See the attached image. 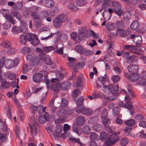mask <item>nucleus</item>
Instances as JSON below:
<instances>
[{"mask_svg":"<svg viewBox=\"0 0 146 146\" xmlns=\"http://www.w3.org/2000/svg\"><path fill=\"white\" fill-rule=\"evenodd\" d=\"M84 100V98L81 97L79 98L76 101V104L78 106H80L82 105L83 103Z\"/></svg>","mask_w":146,"mask_h":146,"instance_id":"obj_44","label":"nucleus"},{"mask_svg":"<svg viewBox=\"0 0 146 146\" xmlns=\"http://www.w3.org/2000/svg\"><path fill=\"white\" fill-rule=\"evenodd\" d=\"M90 139L92 141L98 140L99 138L98 135L94 132H92L90 134Z\"/></svg>","mask_w":146,"mask_h":146,"instance_id":"obj_27","label":"nucleus"},{"mask_svg":"<svg viewBox=\"0 0 146 146\" xmlns=\"http://www.w3.org/2000/svg\"><path fill=\"white\" fill-rule=\"evenodd\" d=\"M99 80L101 82L102 85H104L105 82H108L109 81V78L106 75H105L103 77H100L98 78Z\"/></svg>","mask_w":146,"mask_h":146,"instance_id":"obj_29","label":"nucleus"},{"mask_svg":"<svg viewBox=\"0 0 146 146\" xmlns=\"http://www.w3.org/2000/svg\"><path fill=\"white\" fill-rule=\"evenodd\" d=\"M62 126L60 125L56 126L55 131L53 132V134L54 136L59 137L60 134L62 131Z\"/></svg>","mask_w":146,"mask_h":146,"instance_id":"obj_12","label":"nucleus"},{"mask_svg":"<svg viewBox=\"0 0 146 146\" xmlns=\"http://www.w3.org/2000/svg\"><path fill=\"white\" fill-rule=\"evenodd\" d=\"M120 34V36L121 37L125 38L127 36V34L126 31L122 29H118L116 31V34L117 35L118 33Z\"/></svg>","mask_w":146,"mask_h":146,"instance_id":"obj_20","label":"nucleus"},{"mask_svg":"<svg viewBox=\"0 0 146 146\" xmlns=\"http://www.w3.org/2000/svg\"><path fill=\"white\" fill-rule=\"evenodd\" d=\"M127 68L128 71L132 74H137L139 69L138 66L133 64L129 65Z\"/></svg>","mask_w":146,"mask_h":146,"instance_id":"obj_9","label":"nucleus"},{"mask_svg":"<svg viewBox=\"0 0 146 146\" xmlns=\"http://www.w3.org/2000/svg\"><path fill=\"white\" fill-rule=\"evenodd\" d=\"M54 49L53 46L45 47L44 48V50L46 52H48Z\"/></svg>","mask_w":146,"mask_h":146,"instance_id":"obj_61","label":"nucleus"},{"mask_svg":"<svg viewBox=\"0 0 146 146\" xmlns=\"http://www.w3.org/2000/svg\"><path fill=\"white\" fill-rule=\"evenodd\" d=\"M13 15L15 16L16 18L19 20H20L21 19V16L20 14L18 11H15L11 13Z\"/></svg>","mask_w":146,"mask_h":146,"instance_id":"obj_46","label":"nucleus"},{"mask_svg":"<svg viewBox=\"0 0 146 146\" xmlns=\"http://www.w3.org/2000/svg\"><path fill=\"white\" fill-rule=\"evenodd\" d=\"M82 77H78L76 81H75L73 82V85L76 88L80 86L82 82Z\"/></svg>","mask_w":146,"mask_h":146,"instance_id":"obj_30","label":"nucleus"},{"mask_svg":"<svg viewBox=\"0 0 146 146\" xmlns=\"http://www.w3.org/2000/svg\"><path fill=\"white\" fill-rule=\"evenodd\" d=\"M104 87L106 89L108 90L109 92L112 94L116 93L119 89V86L118 85L114 86L112 84L108 86H104Z\"/></svg>","mask_w":146,"mask_h":146,"instance_id":"obj_7","label":"nucleus"},{"mask_svg":"<svg viewBox=\"0 0 146 146\" xmlns=\"http://www.w3.org/2000/svg\"><path fill=\"white\" fill-rule=\"evenodd\" d=\"M7 21L10 22L13 24H15L16 23L15 21L13 19V16L12 14H7L4 16Z\"/></svg>","mask_w":146,"mask_h":146,"instance_id":"obj_18","label":"nucleus"},{"mask_svg":"<svg viewBox=\"0 0 146 146\" xmlns=\"http://www.w3.org/2000/svg\"><path fill=\"white\" fill-rule=\"evenodd\" d=\"M17 50L14 48H11L7 50V52L9 54H14L17 52Z\"/></svg>","mask_w":146,"mask_h":146,"instance_id":"obj_43","label":"nucleus"},{"mask_svg":"<svg viewBox=\"0 0 146 146\" xmlns=\"http://www.w3.org/2000/svg\"><path fill=\"white\" fill-rule=\"evenodd\" d=\"M58 116L60 118H64L67 115V111L64 109H61L58 110L57 112Z\"/></svg>","mask_w":146,"mask_h":146,"instance_id":"obj_15","label":"nucleus"},{"mask_svg":"<svg viewBox=\"0 0 146 146\" xmlns=\"http://www.w3.org/2000/svg\"><path fill=\"white\" fill-rule=\"evenodd\" d=\"M80 106H78L76 107L75 109V111L78 113H83V110L84 109V107H80Z\"/></svg>","mask_w":146,"mask_h":146,"instance_id":"obj_54","label":"nucleus"},{"mask_svg":"<svg viewBox=\"0 0 146 146\" xmlns=\"http://www.w3.org/2000/svg\"><path fill=\"white\" fill-rule=\"evenodd\" d=\"M31 15L33 19H40V14H39L37 12L34 11L32 12Z\"/></svg>","mask_w":146,"mask_h":146,"instance_id":"obj_37","label":"nucleus"},{"mask_svg":"<svg viewBox=\"0 0 146 146\" xmlns=\"http://www.w3.org/2000/svg\"><path fill=\"white\" fill-rule=\"evenodd\" d=\"M106 29L109 30H112L115 29L113 23L111 22H108L106 25Z\"/></svg>","mask_w":146,"mask_h":146,"instance_id":"obj_35","label":"nucleus"},{"mask_svg":"<svg viewBox=\"0 0 146 146\" xmlns=\"http://www.w3.org/2000/svg\"><path fill=\"white\" fill-rule=\"evenodd\" d=\"M39 14L40 19L41 20L44 19L48 15L47 12L45 10L42 11Z\"/></svg>","mask_w":146,"mask_h":146,"instance_id":"obj_26","label":"nucleus"},{"mask_svg":"<svg viewBox=\"0 0 146 146\" xmlns=\"http://www.w3.org/2000/svg\"><path fill=\"white\" fill-rule=\"evenodd\" d=\"M80 94V92L78 89H75L72 92L71 94L72 96L74 98H76Z\"/></svg>","mask_w":146,"mask_h":146,"instance_id":"obj_28","label":"nucleus"},{"mask_svg":"<svg viewBox=\"0 0 146 146\" xmlns=\"http://www.w3.org/2000/svg\"><path fill=\"white\" fill-rule=\"evenodd\" d=\"M107 137V135L104 132H102L100 134V139L103 141L105 140Z\"/></svg>","mask_w":146,"mask_h":146,"instance_id":"obj_59","label":"nucleus"},{"mask_svg":"<svg viewBox=\"0 0 146 146\" xmlns=\"http://www.w3.org/2000/svg\"><path fill=\"white\" fill-rule=\"evenodd\" d=\"M23 4L21 2H18L13 6V9L16 10L20 9L22 7Z\"/></svg>","mask_w":146,"mask_h":146,"instance_id":"obj_41","label":"nucleus"},{"mask_svg":"<svg viewBox=\"0 0 146 146\" xmlns=\"http://www.w3.org/2000/svg\"><path fill=\"white\" fill-rule=\"evenodd\" d=\"M68 104V101L65 98H62L60 106L62 107H65Z\"/></svg>","mask_w":146,"mask_h":146,"instance_id":"obj_50","label":"nucleus"},{"mask_svg":"<svg viewBox=\"0 0 146 146\" xmlns=\"http://www.w3.org/2000/svg\"><path fill=\"white\" fill-rule=\"evenodd\" d=\"M93 111L92 110L89 108H84L83 110V115H90L93 113Z\"/></svg>","mask_w":146,"mask_h":146,"instance_id":"obj_22","label":"nucleus"},{"mask_svg":"<svg viewBox=\"0 0 146 146\" xmlns=\"http://www.w3.org/2000/svg\"><path fill=\"white\" fill-rule=\"evenodd\" d=\"M82 131L84 134L88 135L90 133V129L88 126L85 125L82 127Z\"/></svg>","mask_w":146,"mask_h":146,"instance_id":"obj_23","label":"nucleus"},{"mask_svg":"<svg viewBox=\"0 0 146 146\" xmlns=\"http://www.w3.org/2000/svg\"><path fill=\"white\" fill-rule=\"evenodd\" d=\"M93 32V31L91 30L90 29H87L84 35V38L85 37H90L92 35Z\"/></svg>","mask_w":146,"mask_h":146,"instance_id":"obj_40","label":"nucleus"},{"mask_svg":"<svg viewBox=\"0 0 146 146\" xmlns=\"http://www.w3.org/2000/svg\"><path fill=\"white\" fill-rule=\"evenodd\" d=\"M133 42L136 44H141L142 43V40L141 36L140 35H136Z\"/></svg>","mask_w":146,"mask_h":146,"instance_id":"obj_24","label":"nucleus"},{"mask_svg":"<svg viewBox=\"0 0 146 146\" xmlns=\"http://www.w3.org/2000/svg\"><path fill=\"white\" fill-rule=\"evenodd\" d=\"M119 140V137L115 134L110 135L105 141L106 145L110 146L115 143Z\"/></svg>","mask_w":146,"mask_h":146,"instance_id":"obj_4","label":"nucleus"},{"mask_svg":"<svg viewBox=\"0 0 146 146\" xmlns=\"http://www.w3.org/2000/svg\"><path fill=\"white\" fill-rule=\"evenodd\" d=\"M43 78L42 77L41 74L39 73H37L35 74L33 76V81L36 83H39L41 82Z\"/></svg>","mask_w":146,"mask_h":146,"instance_id":"obj_14","label":"nucleus"},{"mask_svg":"<svg viewBox=\"0 0 146 146\" xmlns=\"http://www.w3.org/2000/svg\"><path fill=\"white\" fill-rule=\"evenodd\" d=\"M69 140L70 141L74 143H77L80 144H81L79 138L76 139L74 137H69Z\"/></svg>","mask_w":146,"mask_h":146,"instance_id":"obj_48","label":"nucleus"},{"mask_svg":"<svg viewBox=\"0 0 146 146\" xmlns=\"http://www.w3.org/2000/svg\"><path fill=\"white\" fill-rule=\"evenodd\" d=\"M139 76L137 74H132L129 76V79L132 82L135 81L137 80L139 78Z\"/></svg>","mask_w":146,"mask_h":146,"instance_id":"obj_19","label":"nucleus"},{"mask_svg":"<svg viewBox=\"0 0 146 146\" xmlns=\"http://www.w3.org/2000/svg\"><path fill=\"white\" fill-rule=\"evenodd\" d=\"M107 110L104 108L102 110L101 114V117L102 119H105L107 117Z\"/></svg>","mask_w":146,"mask_h":146,"instance_id":"obj_45","label":"nucleus"},{"mask_svg":"<svg viewBox=\"0 0 146 146\" xmlns=\"http://www.w3.org/2000/svg\"><path fill=\"white\" fill-rule=\"evenodd\" d=\"M60 88H61L60 84H57L53 85L51 89L53 91L57 92L60 90Z\"/></svg>","mask_w":146,"mask_h":146,"instance_id":"obj_32","label":"nucleus"},{"mask_svg":"<svg viewBox=\"0 0 146 146\" xmlns=\"http://www.w3.org/2000/svg\"><path fill=\"white\" fill-rule=\"evenodd\" d=\"M86 119L84 116L82 115L79 116L76 119V123L78 125L81 126L85 124Z\"/></svg>","mask_w":146,"mask_h":146,"instance_id":"obj_13","label":"nucleus"},{"mask_svg":"<svg viewBox=\"0 0 146 146\" xmlns=\"http://www.w3.org/2000/svg\"><path fill=\"white\" fill-rule=\"evenodd\" d=\"M130 13L129 12H125L123 14V17L124 19L127 20L130 18L131 17Z\"/></svg>","mask_w":146,"mask_h":146,"instance_id":"obj_58","label":"nucleus"},{"mask_svg":"<svg viewBox=\"0 0 146 146\" xmlns=\"http://www.w3.org/2000/svg\"><path fill=\"white\" fill-rule=\"evenodd\" d=\"M69 7L73 11H76L78 9V7L73 4H70L69 5Z\"/></svg>","mask_w":146,"mask_h":146,"instance_id":"obj_55","label":"nucleus"},{"mask_svg":"<svg viewBox=\"0 0 146 146\" xmlns=\"http://www.w3.org/2000/svg\"><path fill=\"white\" fill-rule=\"evenodd\" d=\"M46 120L45 118V117L43 116H40L38 119V122L41 123H44Z\"/></svg>","mask_w":146,"mask_h":146,"instance_id":"obj_64","label":"nucleus"},{"mask_svg":"<svg viewBox=\"0 0 146 146\" xmlns=\"http://www.w3.org/2000/svg\"><path fill=\"white\" fill-rule=\"evenodd\" d=\"M82 54L84 56H88L92 55L93 54V52L92 51L84 48L83 50Z\"/></svg>","mask_w":146,"mask_h":146,"instance_id":"obj_33","label":"nucleus"},{"mask_svg":"<svg viewBox=\"0 0 146 146\" xmlns=\"http://www.w3.org/2000/svg\"><path fill=\"white\" fill-rule=\"evenodd\" d=\"M129 54V53L128 52H125L124 53V56L126 58V62L128 64L133 62L136 58L135 56L134 55L130 56Z\"/></svg>","mask_w":146,"mask_h":146,"instance_id":"obj_10","label":"nucleus"},{"mask_svg":"<svg viewBox=\"0 0 146 146\" xmlns=\"http://www.w3.org/2000/svg\"><path fill=\"white\" fill-rule=\"evenodd\" d=\"M93 129L95 131H100L103 129V127L101 124H94L92 127Z\"/></svg>","mask_w":146,"mask_h":146,"instance_id":"obj_31","label":"nucleus"},{"mask_svg":"<svg viewBox=\"0 0 146 146\" xmlns=\"http://www.w3.org/2000/svg\"><path fill=\"white\" fill-rule=\"evenodd\" d=\"M86 30V28L84 27H82L79 29V33L78 36L80 40H82L84 38V33Z\"/></svg>","mask_w":146,"mask_h":146,"instance_id":"obj_16","label":"nucleus"},{"mask_svg":"<svg viewBox=\"0 0 146 146\" xmlns=\"http://www.w3.org/2000/svg\"><path fill=\"white\" fill-rule=\"evenodd\" d=\"M125 100L126 102L125 104V108L128 109L130 111H131L133 108V105L131 103H129L130 102L131 100L128 95H126L125 96ZM130 113L132 115L133 113L131 111Z\"/></svg>","mask_w":146,"mask_h":146,"instance_id":"obj_8","label":"nucleus"},{"mask_svg":"<svg viewBox=\"0 0 146 146\" xmlns=\"http://www.w3.org/2000/svg\"><path fill=\"white\" fill-rule=\"evenodd\" d=\"M31 50L29 48L25 47L23 48L21 52L22 53H27V54L29 52H31Z\"/></svg>","mask_w":146,"mask_h":146,"instance_id":"obj_47","label":"nucleus"},{"mask_svg":"<svg viewBox=\"0 0 146 146\" xmlns=\"http://www.w3.org/2000/svg\"><path fill=\"white\" fill-rule=\"evenodd\" d=\"M120 78V76L118 75H114L112 77V79L114 82H116L118 81Z\"/></svg>","mask_w":146,"mask_h":146,"instance_id":"obj_60","label":"nucleus"},{"mask_svg":"<svg viewBox=\"0 0 146 146\" xmlns=\"http://www.w3.org/2000/svg\"><path fill=\"white\" fill-rule=\"evenodd\" d=\"M139 26V24L137 21H133L130 25L131 29L133 30L137 29Z\"/></svg>","mask_w":146,"mask_h":146,"instance_id":"obj_25","label":"nucleus"},{"mask_svg":"<svg viewBox=\"0 0 146 146\" xmlns=\"http://www.w3.org/2000/svg\"><path fill=\"white\" fill-rule=\"evenodd\" d=\"M70 126L68 124H65L64 125L63 130L64 132L65 133L66 131L69 130L70 129Z\"/></svg>","mask_w":146,"mask_h":146,"instance_id":"obj_63","label":"nucleus"},{"mask_svg":"<svg viewBox=\"0 0 146 146\" xmlns=\"http://www.w3.org/2000/svg\"><path fill=\"white\" fill-rule=\"evenodd\" d=\"M111 7L113 12L118 16L121 15L123 11L121 9V5L120 3L117 1H113L111 3Z\"/></svg>","mask_w":146,"mask_h":146,"instance_id":"obj_2","label":"nucleus"},{"mask_svg":"<svg viewBox=\"0 0 146 146\" xmlns=\"http://www.w3.org/2000/svg\"><path fill=\"white\" fill-rule=\"evenodd\" d=\"M129 142L128 139L126 137L122 138L120 141V144L121 146H125Z\"/></svg>","mask_w":146,"mask_h":146,"instance_id":"obj_38","label":"nucleus"},{"mask_svg":"<svg viewBox=\"0 0 146 146\" xmlns=\"http://www.w3.org/2000/svg\"><path fill=\"white\" fill-rule=\"evenodd\" d=\"M2 46L4 48H8L11 45V43L9 40H4L1 43Z\"/></svg>","mask_w":146,"mask_h":146,"instance_id":"obj_34","label":"nucleus"},{"mask_svg":"<svg viewBox=\"0 0 146 146\" xmlns=\"http://www.w3.org/2000/svg\"><path fill=\"white\" fill-rule=\"evenodd\" d=\"M135 120L133 119H131L127 121L124 122L125 124L129 126H133L135 124Z\"/></svg>","mask_w":146,"mask_h":146,"instance_id":"obj_36","label":"nucleus"},{"mask_svg":"<svg viewBox=\"0 0 146 146\" xmlns=\"http://www.w3.org/2000/svg\"><path fill=\"white\" fill-rule=\"evenodd\" d=\"M1 86L3 89H6L9 88L10 84L7 82L6 80H5V82H2L1 84Z\"/></svg>","mask_w":146,"mask_h":146,"instance_id":"obj_49","label":"nucleus"},{"mask_svg":"<svg viewBox=\"0 0 146 146\" xmlns=\"http://www.w3.org/2000/svg\"><path fill=\"white\" fill-rule=\"evenodd\" d=\"M45 63L47 65H51L52 63L51 58L50 57H46L44 60Z\"/></svg>","mask_w":146,"mask_h":146,"instance_id":"obj_51","label":"nucleus"},{"mask_svg":"<svg viewBox=\"0 0 146 146\" xmlns=\"http://www.w3.org/2000/svg\"><path fill=\"white\" fill-rule=\"evenodd\" d=\"M12 31L13 33L14 34L19 33L22 31L20 28L17 27H13L12 28Z\"/></svg>","mask_w":146,"mask_h":146,"instance_id":"obj_39","label":"nucleus"},{"mask_svg":"<svg viewBox=\"0 0 146 146\" xmlns=\"http://www.w3.org/2000/svg\"><path fill=\"white\" fill-rule=\"evenodd\" d=\"M75 50L77 52L82 54L84 49L83 48L82 46L80 45H77L75 48Z\"/></svg>","mask_w":146,"mask_h":146,"instance_id":"obj_53","label":"nucleus"},{"mask_svg":"<svg viewBox=\"0 0 146 146\" xmlns=\"http://www.w3.org/2000/svg\"><path fill=\"white\" fill-rule=\"evenodd\" d=\"M115 26L118 29H123L125 27V24L122 20L118 21L116 22Z\"/></svg>","mask_w":146,"mask_h":146,"instance_id":"obj_21","label":"nucleus"},{"mask_svg":"<svg viewBox=\"0 0 146 146\" xmlns=\"http://www.w3.org/2000/svg\"><path fill=\"white\" fill-rule=\"evenodd\" d=\"M65 121V119L64 118H60L58 119L55 120V122L56 124L61 123L64 122Z\"/></svg>","mask_w":146,"mask_h":146,"instance_id":"obj_62","label":"nucleus"},{"mask_svg":"<svg viewBox=\"0 0 146 146\" xmlns=\"http://www.w3.org/2000/svg\"><path fill=\"white\" fill-rule=\"evenodd\" d=\"M27 59L32 62L34 66L37 65L39 62V59L35 54L32 52H29L26 57Z\"/></svg>","mask_w":146,"mask_h":146,"instance_id":"obj_5","label":"nucleus"},{"mask_svg":"<svg viewBox=\"0 0 146 146\" xmlns=\"http://www.w3.org/2000/svg\"><path fill=\"white\" fill-rule=\"evenodd\" d=\"M67 17L66 15L61 14L55 18L53 21V26L56 28H60L62 23L65 22L67 20Z\"/></svg>","mask_w":146,"mask_h":146,"instance_id":"obj_1","label":"nucleus"},{"mask_svg":"<svg viewBox=\"0 0 146 146\" xmlns=\"http://www.w3.org/2000/svg\"><path fill=\"white\" fill-rule=\"evenodd\" d=\"M71 85V83L69 82H64L60 84V88L63 90L66 91L70 87Z\"/></svg>","mask_w":146,"mask_h":146,"instance_id":"obj_17","label":"nucleus"},{"mask_svg":"<svg viewBox=\"0 0 146 146\" xmlns=\"http://www.w3.org/2000/svg\"><path fill=\"white\" fill-rule=\"evenodd\" d=\"M26 37L27 40L30 41L33 45L36 46L38 44L39 41L36 35L29 33L27 34Z\"/></svg>","mask_w":146,"mask_h":146,"instance_id":"obj_3","label":"nucleus"},{"mask_svg":"<svg viewBox=\"0 0 146 146\" xmlns=\"http://www.w3.org/2000/svg\"><path fill=\"white\" fill-rule=\"evenodd\" d=\"M124 49H128L130 51L133 50H135V46L131 45H125L124 46Z\"/></svg>","mask_w":146,"mask_h":146,"instance_id":"obj_56","label":"nucleus"},{"mask_svg":"<svg viewBox=\"0 0 146 146\" xmlns=\"http://www.w3.org/2000/svg\"><path fill=\"white\" fill-rule=\"evenodd\" d=\"M45 5L47 7H50L54 5V1L51 0H45Z\"/></svg>","mask_w":146,"mask_h":146,"instance_id":"obj_42","label":"nucleus"},{"mask_svg":"<svg viewBox=\"0 0 146 146\" xmlns=\"http://www.w3.org/2000/svg\"><path fill=\"white\" fill-rule=\"evenodd\" d=\"M29 127H27L28 130L30 132L31 136L33 137L36 135L37 127V124L35 122H33L32 125L28 124Z\"/></svg>","mask_w":146,"mask_h":146,"instance_id":"obj_6","label":"nucleus"},{"mask_svg":"<svg viewBox=\"0 0 146 146\" xmlns=\"http://www.w3.org/2000/svg\"><path fill=\"white\" fill-rule=\"evenodd\" d=\"M16 75L14 73H11L9 74L7 76V78L11 80H13L15 78Z\"/></svg>","mask_w":146,"mask_h":146,"instance_id":"obj_57","label":"nucleus"},{"mask_svg":"<svg viewBox=\"0 0 146 146\" xmlns=\"http://www.w3.org/2000/svg\"><path fill=\"white\" fill-rule=\"evenodd\" d=\"M15 63L14 61L13 60L7 59L5 60V66L8 69H11L14 66Z\"/></svg>","mask_w":146,"mask_h":146,"instance_id":"obj_11","label":"nucleus"},{"mask_svg":"<svg viewBox=\"0 0 146 146\" xmlns=\"http://www.w3.org/2000/svg\"><path fill=\"white\" fill-rule=\"evenodd\" d=\"M26 40L24 35H21L19 38V40L21 44H25L26 42Z\"/></svg>","mask_w":146,"mask_h":146,"instance_id":"obj_52","label":"nucleus"}]
</instances>
